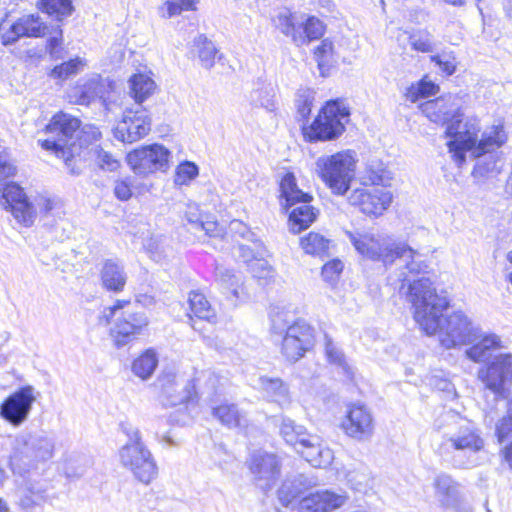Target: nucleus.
I'll list each match as a JSON object with an SVG mask.
<instances>
[{
  "mask_svg": "<svg viewBox=\"0 0 512 512\" xmlns=\"http://www.w3.org/2000/svg\"><path fill=\"white\" fill-rule=\"evenodd\" d=\"M401 293H404L403 289ZM406 300L414 308V318L421 328L432 335L439 332L440 343L446 349L469 345L476 340V329L462 312H454L442 319L449 307L446 295L436 293L433 283L420 279L405 291Z\"/></svg>",
  "mask_w": 512,
  "mask_h": 512,
  "instance_id": "f257e3e1",
  "label": "nucleus"
},
{
  "mask_svg": "<svg viewBox=\"0 0 512 512\" xmlns=\"http://www.w3.org/2000/svg\"><path fill=\"white\" fill-rule=\"evenodd\" d=\"M347 236L356 251L367 259L382 262L385 266L391 265L397 259L404 262V269L407 272L403 271L400 274L402 285L399 293L405 297V293H401V290L405 292L411 283L420 280V278L412 280L410 275H418L428 268L419 252L405 243L396 242L388 235L347 232ZM423 278L427 279V277H421ZM428 280L431 282L429 278Z\"/></svg>",
  "mask_w": 512,
  "mask_h": 512,
  "instance_id": "f03ea898",
  "label": "nucleus"
},
{
  "mask_svg": "<svg viewBox=\"0 0 512 512\" xmlns=\"http://www.w3.org/2000/svg\"><path fill=\"white\" fill-rule=\"evenodd\" d=\"M480 129L476 119L467 120L460 136L447 142L449 152L458 166L465 163L467 151H470L474 158H480L494 152L507 141V134L501 124L485 130L481 139H478Z\"/></svg>",
  "mask_w": 512,
  "mask_h": 512,
  "instance_id": "7ed1b4c3",
  "label": "nucleus"
},
{
  "mask_svg": "<svg viewBox=\"0 0 512 512\" xmlns=\"http://www.w3.org/2000/svg\"><path fill=\"white\" fill-rule=\"evenodd\" d=\"M279 192L280 206L285 213H288L293 206L300 204L289 213L290 231L297 234L307 229L316 220L317 210L309 205L313 197L298 187L294 173L287 172L282 177Z\"/></svg>",
  "mask_w": 512,
  "mask_h": 512,
  "instance_id": "20e7f679",
  "label": "nucleus"
},
{
  "mask_svg": "<svg viewBox=\"0 0 512 512\" xmlns=\"http://www.w3.org/2000/svg\"><path fill=\"white\" fill-rule=\"evenodd\" d=\"M80 127V120L70 114L57 113L46 126L48 139L38 140L40 146L50 150L64 160L66 167L72 175H78L80 170L75 166V142H72L74 134Z\"/></svg>",
  "mask_w": 512,
  "mask_h": 512,
  "instance_id": "39448f33",
  "label": "nucleus"
},
{
  "mask_svg": "<svg viewBox=\"0 0 512 512\" xmlns=\"http://www.w3.org/2000/svg\"><path fill=\"white\" fill-rule=\"evenodd\" d=\"M128 442L119 450L121 464L130 469L136 479L149 484L158 473L156 462L150 450L142 442L139 429L128 422L120 424Z\"/></svg>",
  "mask_w": 512,
  "mask_h": 512,
  "instance_id": "423d86ee",
  "label": "nucleus"
},
{
  "mask_svg": "<svg viewBox=\"0 0 512 512\" xmlns=\"http://www.w3.org/2000/svg\"><path fill=\"white\" fill-rule=\"evenodd\" d=\"M350 108L341 98L328 100L313 122L303 126L304 138L310 142L338 139L346 130L350 120Z\"/></svg>",
  "mask_w": 512,
  "mask_h": 512,
  "instance_id": "0eeeda50",
  "label": "nucleus"
},
{
  "mask_svg": "<svg viewBox=\"0 0 512 512\" xmlns=\"http://www.w3.org/2000/svg\"><path fill=\"white\" fill-rule=\"evenodd\" d=\"M443 445L457 452L453 457L455 467L468 469L479 465L477 454L484 449L485 440L474 423L460 419L455 429L445 435Z\"/></svg>",
  "mask_w": 512,
  "mask_h": 512,
  "instance_id": "6e6552de",
  "label": "nucleus"
},
{
  "mask_svg": "<svg viewBox=\"0 0 512 512\" xmlns=\"http://www.w3.org/2000/svg\"><path fill=\"white\" fill-rule=\"evenodd\" d=\"M355 152L345 150L317 159L316 170L325 185L335 195H344L350 189L355 177Z\"/></svg>",
  "mask_w": 512,
  "mask_h": 512,
  "instance_id": "1a4fd4ad",
  "label": "nucleus"
},
{
  "mask_svg": "<svg viewBox=\"0 0 512 512\" xmlns=\"http://www.w3.org/2000/svg\"><path fill=\"white\" fill-rule=\"evenodd\" d=\"M105 318L107 322L115 319L111 336L118 348L135 340L149 323L146 314L134 311L129 300H117L105 311Z\"/></svg>",
  "mask_w": 512,
  "mask_h": 512,
  "instance_id": "9d476101",
  "label": "nucleus"
},
{
  "mask_svg": "<svg viewBox=\"0 0 512 512\" xmlns=\"http://www.w3.org/2000/svg\"><path fill=\"white\" fill-rule=\"evenodd\" d=\"M459 98L448 94L434 100H429L421 105L422 113L436 124L446 125L445 135L450 140L460 136L464 129V113L459 105Z\"/></svg>",
  "mask_w": 512,
  "mask_h": 512,
  "instance_id": "9b49d317",
  "label": "nucleus"
},
{
  "mask_svg": "<svg viewBox=\"0 0 512 512\" xmlns=\"http://www.w3.org/2000/svg\"><path fill=\"white\" fill-rule=\"evenodd\" d=\"M55 441L44 431L22 432L15 438L14 461L33 467L38 462H45L53 457Z\"/></svg>",
  "mask_w": 512,
  "mask_h": 512,
  "instance_id": "f8f14e48",
  "label": "nucleus"
},
{
  "mask_svg": "<svg viewBox=\"0 0 512 512\" xmlns=\"http://www.w3.org/2000/svg\"><path fill=\"white\" fill-rule=\"evenodd\" d=\"M171 152L162 144L143 145L126 156L131 170L139 176H148L156 172H166L170 167Z\"/></svg>",
  "mask_w": 512,
  "mask_h": 512,
  "instance_id": "ddd939ff",
  "label": "nucleus"
},
{
  "mask_svg": "<svg viewBox=\"0 0 512 512\" xmlns=\"http://www.w3.org/2000/svg\"><path fill=\"white\" fill-rule=\"evenodd\" d=\"M478 379L496 397H505L512 384V353L499 352L478 370Z\"/></svg>",
  "mask_w": 512,
  "mask_h": 512,
  "instance_id": "4468645a",
  "label": "nucleus"
},
{
  "mask_svg": "<svg viewBox=\"0 0 512 512\" xmlns=\"http://www.w3.org/2000/svg\"><path fill=\"white\" fill-rule=\"evenodd\" d=\"M151 125V115L146 108H126L113 129V135L123 143H134L149 134Z\"/></svg>",
  "mask_w": 512,
  "mask_h": 512,
  "instance_id": "2eb2a0df",
  "label": "nucleus"
},
{
  "mask_svg": "<svg viewBox=\"0 0 512 512\" xmlns=\"http://www.w3.org/2000/svg\"><path fill=\"white\" fill-rule=\"evenodd\" d=\"M35 401L34 387L22 386L1 402L0 417L13 427H19L29 418Z\"/></svg>",
  "mask_w": 512,
  "mask_h": 512,
  "instance_id": "dca6fc26",
  "label": "nucleus"
},
{
  "mask_svg": "<svg viewBox=\"0 0 512 512\" xmlns=\"http://www.w3.org/2000/svg\"><path fill=\"white\" fill-rule=\"evenodd\" d=\"M314 345V329L302 319L296 320L282 336L281 353L290 362L301 359Z\"/></svg>",
  "mask_w": 512,
  "mask_h": 512,
  "instance_id": "f3484780",
  "label": "nucleus"
},
{
  "mask_svg": "<svg viewBox=\"0 0 512 512\" xmlns=\"http://www.w3.org/2000/svg\"><path fill=\"white\" fill-rule=\"evenodd\" d=\"M0 205L24 226L33 224L36 217L34 206L17 183L10 182L0 187Z\"/></svg>",
  "mask_w": 512,
  "mask_h": 512,
  "instance_id": "a211bd4d",
  "label": "nucleus"
},
{
  "mask_svg": "<svg viewBox=\"0 0 512 512\" xmlns=\"http://www.w3.org/2000/svg\"><path fill=\"white\" fill-rule=\"evenodd\" d=\"M342 428L353 439L369 440L374 432V419L370 409L360 403L349 405Z\"/></svg>",
  "mask_w": 512,
  "mask_h": 512,
  "instance_id": "6ab92c4d",
  "label": "nucleus"
},
{
  "mask_svg": "<svg viewBox=\"0 0 512 512\" xmlns=\"http://www.w3.org/2000/svg\"><path fill=\"white\" fill-rule=\"evenodd\" d=\"M348 201L351 205L359 207L364 214L378 216L390 206L392 194L379 187L358 188L351 192Z\"/></svg>",
  "mask_w": 512,
  "mask_h": 512,
  "instance_id": "aec40b11",
  "label": "nucleus"
},
{
  "mask_svg": "<svg viewBox=\"0 0 512 512\" xmlns=\"http://www.w3.org/2000/svg\"><path fill=\"white\" fill-rule=\"evenodd\" d=\"M249 468L255 476L257 485L268 491L272 488L280 475V463L273 453L257 451L251 455Z\"/></svg>",
  "mask_w": 512,
  "mask_h": 512,
  "instance_id": "412c9836",
  "label": "nucleus"
},
{
  "mask_svg": "<svg viewBox=\"0 0 512 512\" xmlns=\"http://www.w3.org/2000/svg\"><path fill=\"white\" fill-rule=\"evenodd\" d=\"M46 28L39 15H23L1 35V41L4 46H9L22 37H41L45 34Z\"/></svg>",
  "mask_w": 512,
  "mask_h": 512,
  "instance_id": "4be33fe9",
  "label": "nucleus"
},
{
  "mask_svg": "<svg viewBox=\"0 0 512 512\" xmlns=\"http://www.w3.org/2000/svg\"><path fill=\"white\" fill-rule=\"evenodd\" d=\"M476 340L465 350V356L474 363H486L503 348L501 338L494 333H481L476 329Z\"/></svg>",
  "mask_w": 512,
  "mask_h": 512,
  "instance_id": "5701e85b",
  "label": "nucleus"
},
{
  "mask_svg": "<svg viewBox=\"0 0 512 512\" xmlns=\"http://www.w3.org/2000/svg\"><path fill=\"white\" fill-rule=\"evenodd\" d=\"M347 497L329 490L317 491L303 497L299 502L300 512H332L345 504Z\"/></svg>",
  "mask_w": 512,
  "mask_h": 512,
  "instance_id": "b1692460",
  "label": "nucleus"
},
{
  "mask_svg": "<svg viewBox=\"0 0 512 512\" xmlns=\"http://www.w3.org/2000/svg\"><path fill=\"white\" fill-rule=\"evenodd\" d=\"M159 382L163 405L177 406L193 399L194 385L190 381L179 383L175 375H167Z\"/></svg>",
  "mask_w": 512,
  "mask_h": 512,
  "instance_id": "393cba45",
  "label": "nucleus"
},
{
  "mask_svg": "<svg viewBox=\"0 0 512 512\" xmlns=\"http://www.w3.org/2000/svg\"><path fill=\"white\" fill-rule=\"evenodd\" d=\"M113 88V82L102 78L100 75H92L81 79L76 87L78 103L89 105L92 101L100 99L105 102V96Z\"/></svg>",
  "mask_w": 512,
  "mask_h": 512,
  "instance_id": "a878e982",
  "label": "nucleus"
},
{
  "mask_svg": "<svg viewBox=\"0 0 512 512\" xmlns=\"http://www.w3.org/2000/svg\"><path fill=\"white\" fill-rule=\"evenodd\" d=\"M48 487L44 481L27 479L18 488V505L22 510L31 511L48 499Z\"/></svg>",
  "mask_w": 512,
  "mask_h": 512,
  "instance_id": "bb28decb",
  "label": "nucleus"
},
{
  "mask_svg": "<svg viewBox=\"0 0 512 512\" xmlns=\"http://www.w3.org/2000/svg\"><path fill=\"white\" fill-rule=\"evenodd\" d=\"M296 451L314 467H326L333 459L332 451L322 447L319 438L310 434L302 440Z\"/></svg>",
  "mask_w": 512,
  "mask_h": 512,
  "instance_id": "cd10ccee",
  "label": "nucleus"
},
{
  "mask_svg": "<svg viewBox=\"0 0 512 512\" xmlns=\"http://www.w3.org/2000/svg\"><path fill=\"white\" fill-rule=\"evenodd\" d=\"M316 485L314 478L305 474H297L287 478L278 490V499L283 506L288 507L306 490Z\"/></svg>",
  "mask_w": 512,
  "mask_h": 512,
  "instance_id": "c85d7f7f",
  "label": "nucleus"
},
{
  "mask_svg": "<svg viewBox=\"0 0 512 512\" xmlns=\"http://www.w3.org/2000/svg\"><path fill=\"white\" fill-rule=\"evenodd\" d=\"M259 390L264 398L277 403L281 407H285L291 402L289 386L278 377L261 376L259 378Z\"/></svg>",
  "mask_w": 512,
  "mask_h": 512,
  "instance_id": "c756f323",
  "label": "nucleus"
},
{
  "mask_svg": "<svg viewBox=\"0 0 512 512\" xmlns=\"http://www.w3.org/2000/svg\"><path fill=\"white\" fill-rule=\"evenodd\" d=\"M100 276L103 287L113 292H121L127 281L123 266L113 259L105 260Z\"/></svg>",
  "mask_w": 512,
  "mask_h": 512,
  "instance_id": "7c9ffc66",
  "label": "nucleus"
},
{
  "mask_svg": "<svg viewBox=\"0 0 512 512\" xmlns=\"http://www.w3.org/2000/svg\"><path fill=\"white\" fill-rule=\"evenodd\" d=\"M434 486L436 496L442 506L455 507L459 502L457 483L447 474H440L435 478Z\"/></svg>",
  "mask_w": 512,
  "mask_h": 512,
  "instance_id": "2f4dec72",
  "label": "nucleus"
},
{
  "mask_svg": "<svg viewBox=\"0 0 512 512\" xmlns=\"http://www.w3.org/2000/svg\"><path fill=\"white\" fill-rule=\"evenodd\" d=\"M128 83L129 94L139 105L150 97L156 88L153 79L141 73L132 75Z\"/></svg>",
  "mask_w": 512,
  "mask_h": 512,
  "instance_id": "473e14b6",
  "label": "nucleus"
},
{
  "mask_svg": "<svg viewBox=\"0 0 512 512\" xmlns=\"http://www.w3.org/2000/svg\"><path fill=\"white\" fill-rule=\"evenodd\" d=\"M280 435L284 441L295 449L309 435L307 429L288 417H282L279 425Z\"/></svg>",
  "mask_w": 512,
  "mask_h": 512,
  "instance_id": "72a5a7b5",
  "label": "nucleus"
},
{
  "mask_svg": "<svg viewBox=\"0 0 512 512\" xmlns=\"http://www.w3.org/2000/svg\"><path fill=\"white\" fill-rule=\"evenodd\" d=\"M158 365V356L154 349L145 350L132 363L133 373L142 380L149 379Z\"/></svg>",
  "mask_w": 512,
  "mask_h": 512,
  "instance_id": "f704fd0d",
  "label": "nucleus"
},
{
  "mask_svg": "<svg viewBox=\"0 0 512 512\" xmlns=\"http://www.w3.org/2000/svg\"><path fill=\"white\" fill-rule=\"evenodd\" d=\"M216 281L227 298H239L240 279L230 269L217 266L215 269Z\"/></svg>",
  "mask_w": 512,
  "mask_h": 512,
  "instance_id": "c9c22d12",
  "label": "nucleus"
},
{
  "mask_svg": "<svg viewBox=\"0 0 512 512\" xmlns=\"http://www.w3.org/2000/svg\"><path fill=\"white\" fill-rule=\"evenodd\" d=\"M300 245L307 254L319 257L329 256L330 240L319 233H308L301 238Z\"/></svg>",
  "mask_w": 512,
  "mask_h": 512,
  "instance_id": "e433bc0d",
  "label": "nucleus"
},
{
  "mask_svg": "<svg viewBox=\"0 0 512 512\" xmlns=\"http://www.w3.org/2000/svg\"><path fill=\"white\" fill-rule=\"evenodd\" d=\"M188 301L191 312L198 319L212 321L216 317L215 310L203 293L199 291L190 292Z\"/></svg>",
  "mask_w": 512,
  "mask_h": 512,
  "instance_id": "4c0bfd02",
  "label": "nucleus"
},
{
  "mask_svg": "<svg viewBox=\"0 0 512 512\" xmlns=\"http://www.w3.org/2000/svg\"><path fill=\"white\" fill-rule=\"evenodd\" d=\"M38 7L58 21L70 16L74 10L72 0H40Z\"/></svg>",
  "mask_w": 512,
  "mask_h": 512,
  "instance_id": "58836bf2",
  "label": "nucleus"
},
{
  "mask_svg": "<svg viewBox=\"0 0 512 512\" xmlns=\"http://www.w3.org/2000/svg\"><path fill=\"white\" fill-rule=\"evenodd\" d=\"M438 91L439 86L425 76L407 88L406 96L411 102H416L421 98L436 95Z\"/></svg>",
  "mask_w": 512,
  "mask_h": 512,
  "instance_id": "ea45409f",
  "label": "nucleus"
},
{
  "mask_svg": "<svg viewBox=\"0 0 512 512\" xmlns=\"http://www.w3.org/2000/svg\"><path fill=\"white\" fill-rule=\"evenodd\" d=\"M194 44L198 49V57L201 65L210 69L215 64V58L218 53L214 43L207 39L204 35H199L195 40Z\"/></svg>",
  "mask_w": 512,
  "mask_h": 512,
  "instance_id": "a19ab883",
  "label": "nucleus"
},
{
  "mask_svg": "<svg viewBox=\"0 0 512 512\" xmlns=\"http://www.w3.org/2000/svg\"><path fill=\"white\" fill-rule=\"evenodd\" d=\"M299 29L303 30V34L299 32L297 35L298 42L300 43H304L306 40L312 41L319 39L324 34V25L315 16H308L305 22H299L298 30Z\"/></svg>",
  "mask_w": 512,
  "mask_h": 512,
  "instance_id": "79ce46f5",
  "label": "nucleus"
},
{
  "mask_svg": "<svg viewBox=\"0 0 512 512\" xmlns=\"http://www.w3.org/2000/svg\"><path fill=\"white\" fill-rule=\"evenodd\" d=\"M213 415L225 426L235 428L242 425V416L234 404H224L213 409Z\"/></svg>",
  "mask_w": 512,
  "mask_h": 512,
  "instance_id": "37998d69",
  "label": "nucleus"
},
{
  "mask_svg": "<svg viewBox=\"0 0 512 512\" xmlns=\"http://www.w3.org/2000/svg\"><path fill=\"white\" fill-rule=\"evenodd\" d=\"M315 92L311 89H300L296 94L295 106L297 111V120L306 123L310 117Z\"/></svg>",
  "mask_w": 512,
  "mask_h": 512,
  "instance_id": "c03bdc74",
  "label": "nucleus"
},
{
  "mask_svg": "<svg viewBox=\"0 0 512 512\" xmlns=\"http://www.w3.org/2000/svg\"><path fill=\"white\" fill-rule=\"evenodd\" d=\"M488 156L478 158V161L473 169L474 177H489L496 175L501 171L500 159L492 153H487Z\"/></svg>",
  "mask_w": 512,
  "mask_h": 512,
  "instance_id": "a18cd8bd",
  "label": "nucleus"
},
{
  "mask_svg": "<svg viewBox=\"0 0 512 512\" xmlns=\"http://www.w3.org/2000/svg\"><path fill=\"white\" fill-rule=\"evenodd\" d=\"M365 179L373 186H382L385 189L390 185L392 177L391 172L384 167L383 163L378 162L368 166Z\"/></svg>",
  "mask_w": 512,
  "mask_h": 512,
  "instance_id": "49530a36",
  "label": "nucleus"
},
{
  "mask_svg": "<svg viewBox=\"0 0 512 512\" xmlns=\"http://www.w3.org/2000/svg\"><path fill=\"white\" fill-rule=\"evenodd\" d=\"M194 9L193 0H167L158 8V14L167 19Z\"/></svg>",
  "mask_w": 512,
  "mask_h": 512,
  "instance_id": "de8ad7c7",
  "label": "nucleus"
},
{
  "mask_svg": "<svg viewBox=\"0 0 512 512\" xmlns=\"http://www.w3.org/2000/svg\"><path fill=\"white\" fill-rule=\"evenodd\" d=\"M199 175V167L192 161L181 162L175 170L174 183L177 186L189 185Z\"/></svg>",
  "mask_w": 512,
  "mask_h": 512,
  "instance_id": "09e8293b",
  "label": "nucleus"
},
{
  "mask_svg": "<svg viewBox=\"0 0 512 512\" xmlns=\"http://www.w3.org/2000/svg\"><path fill=\"white\" fill-rule=\"evenodd\" d=\"M409 43L413 50L429 53L434 51L435 44L432 34L427 30H418L409 36Z\"/></svg>",
  "mask_w": 512,
  "mask_h": 512,
  "instance_id": "8fccbe9b",
  "label": "nucleus"
},
{
  "mask_svg": "<svg viewBox=\"0 0 512 512\" xmlns=\"http://www.w3.org/2000/svg\"><path fill=\"white\" fill-rule=\"evenodd\" d=\"M82 65L83 63L80 58L70 59L69 61L55 66L49 75L53 79L66 80L70 76L78 73Z\"/></svg>",
  "mask_w": 512,
  "mask_h": 512,
  "instance_id": "3c124183",
  "label": "nucleus"
},
{
  "mask_svg": "<svg viewBox=\"0 0 512 512\" xmlns=\"http://www.w3.org/2000/svg\"><path fill=\"white\" fill-rule=\"evenodd\" d=\"M276 26L283 34L292 36L293 40L298 42L297 32L299 21L291 13H280L277 17Z\"/></svg>",
  "mask_w": 512,
  "mask_h": 512,
  "instance_id": "603ef678",
  "label": "nucleus"
},
{
  "mask_svg": "<svg viewBox=\"0 0 512 512\" xmlns=\"http://www.w3.org/2000/svg\"><path fill=\"white\" fill-rule=\"evenodd\" d=\"M430 59L438 66L444 76H451L456 72L457 62L452 52L432 55Z\"/></svg>",
  "mask_w": 512,
  "mask_h": 512,
  "instance_id": "864d4df0",
  "label": "nucleus"
},
{
  "mask_svg": "<svg viewBox=\"0 0 512 512\" xmlns=\"http://www.w3.org/2000/svg\"><path fill=\"white\" fill-rule=\"evenodd\" d=\"M333 50L332 42L323 40L314 50V57L318 64L321 74L324 76V71L330 66V57Z\"/></svg>",
  "mask_w": 512,
  "mask_h": 512,
  "instance_id": "5fc2aeb1",
  "label": "nucleus"
},
{
  "mask_svg": "<svg viewBox=\"0 0 512 512\" xmlns=\"http://www.w3.org/2000/svg\"><path fill=\"white\" fill-rule=\"evenodd\" d=\"M346 479L352 489L361 491L368 485L370 474L365 466H361L358 469L349 470Z\"/></svg>",
  "mask_w": 512,
  "mask_h": 512,
  "instance_id": "6e6d98bb",
  "label": "nucleus"
},
{
  "mask_svg": "<svg viewBox=\"0 0 512 512\" xmlns=\"http://www.w3.org/2000/svg\"><path fill=\"white\" fill-rule=\"evenodd\" d=\"M250 99L252 104L262 107L269 112H272L276 109V101L274 99V95H271L267 89L254 90L250 95Z\"/></svg>",
  "mask_w": 512,
  "mask_h": 512,
  "instance_id": "4d7b16f0",
  "label": "nucleus"
},
{
  "mask_svg": "<svg viewBox=\"0 0 512 512\" xmlns=\"http://www.w3.org/2000/svg\"><path fill=\"white\" fill-rule=\"evenodd\" d=\"M295 321L289 318L288 313L281 311L271 315V331L279 336L287 334L288 329Z\"/></svg>",
  "mask_w": 512,
  "mask_h": 512,
  "instance_id": "13d9d810",
  "label": "nucleus"
},
{
  "mask_svg": "<svg viewBox=\"0 0 512 512\" xmlns=\"http://www.w3.org/2000/svg\"><path fill=\"white\" fill-rule=\"evenodd\" d=\"M325 339V353L330 363L336 364L342 368H346V360L344 353L334 344L332 338L324 335Z\"/></svg>",
  "mask_w": 512,
  "mask_h": 512,
  "instance_id": "bf43d9fd",
  "label": "nucleus"
},
{
  "mask_svg": "<svg viewBox=\"0 0 512 512\" xmlns=\"http://www.w3.org/2000/svg\"><path fill=\"white\" fill-rule=\"evenodd\" d=\"M343 263L339 259H333L322 267V278L325 282L333 285L337 282L343 270Z\"/></svg>",
  "mask_w": 512,
  "mask_h": 512,
  "instance_id": "052dcab7",
  "label": "nucleus"
},
{
  "mask_svg": "<svg viewBox=\"0 0 512 512\" xmlns=\"http://www.w3.org/2000/svg\"><path fill=\"white\" fill-rule=\"evenodd\" d=\"M95 154L97 163L101 169L107 171H115L118 169L120 163L111 153L99 147L95 150Z\"/></svg>",
  "mask_w": 512,
  "mask_h": 512,
  "instance_id": "680f3d73",
  "label": "nucleus"
},
{
  "mask_svg": "<svg viewBox=\"0 0 512 512\" xmlns=\"http://www.w3.org/2000/svg\"><path fill=\"white\" fill-rule=\"evenodd\" d=\"M16 173V167L11 162L6 148L0 144V182L13 177Z\"/></svg>",
  "mask_w": 512,
  "mask_h": 512,
  "instance_id": "e2e57ef3",
  "label": "nucleus"
},
{
  "mask_svg": "<svg viewBox=\"0 0 512 512\" xmlns=\"http://www.w3.org/2000/svg\"><path fill=\"white\" fill-rule=\"evenodd\" d=\"M249 270L254 278L266 279L272 275V267L264 259H254L249 264Z\"/></svg>",
  "mask_w": 512,
  "mask_h": 512,
  "instance_id": "0e129e2a",
  "label": "nucleus"
},
{
  "mask_svg": "<svg viewBox=\"0 0 512 512\" xmlns=\"http://www.w3.org/2000/svg\"><path fill=\"white\" fill-rule=\"evenodd\" d=\"M496 436L499 442L512 437V413L502 417L496 424Z\"/></svg>",
  "mask_w": 512,
  "mask_h": 512,
  "instance_id": "69168bd1",
  "label": "nucleus"
},
{
  "mask_svg": "<svg viewBox=\"0 0 512 512\" xmlns=\"http://www.w3.org/2000/svg\"><path fill=\"white\" fill-rule=\"evenodd\" d=\"M195 230L204 231L210 237L222 236L223 229L219 226L218 222L208 215L200 221Z\"/></svg>",
  "mask_w": 512,
  "mask_h": 512,
  "instance_id": "338daca9",
  "label": "nucleus"
},
{
  "mask_svg": "<svg viewBox=\"0 0 512 512\" xmlns=\"http://www.w3.org/2000/svg\"><path fill=\"white\" fill-rule=\"evenodd\" d=\"M184 217L191 228L196 229L205 215L201 213L198 204L189 203L187 204L186 210L184 212Z\"/></svg>",
  "mask_w": 512,
  "mask_h": 512,
  "instance_id": "774afa93",
  "label": "nucleus"
}]
</instances>
